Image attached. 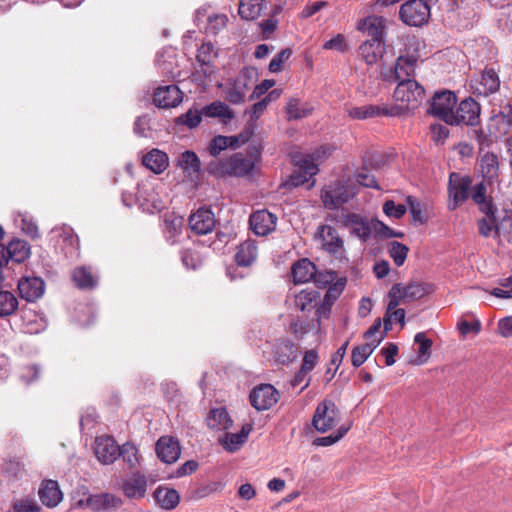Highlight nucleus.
I'll use <instances>...</instances> for the list:
<instances>
[{
  "label": "nucleus",
  "instance_id": "nucleus-9",
  "mask_svg": "<svg viewBox=\"0 0 512 512\" xmlns=\"http://www.w3.org/2000/svg\"><path fill=\"white\" fill-rule=\"evenodd\" d=\"M320 294L316 290H302L295 296V305L302 312H310L314 310V317L320 324V319L323 314L329 313L331 303H324L318 306Z\"/></svg>",
  "mask_w": 512,
  "mask_h": 512
},
{
  "label": "nucleus",
  "instance_id": "nucleus-55",
  "mask_svg": "<svg viewBox=\"0 0 512 512\" xmlns=\"http://www.w3.org/2000/svg\"><path fill=\"white\" fill-rule=\"evenodd\" d=\"M295 349L293 344L283 343L279 345L275 352V359L282 365H288L295 359Z\"/></svg>",
  "mask_w": 512,
  "mask_h": 512
},
{
  "label": "nucleus",
  "instance_id": "nucleus-6",
  "mask_svg": "<svg viewBox=\"0 0 512 512\" xmlns=\"http://www.w3.org/2000/svg\"><path fill=\"white\" fill-rule=\"evenodd\" d=\"M457 103L454 92L449 90L437 91L430 103L428 112L449 125H453L455 118L453 109Z\"/></svg>",
  "mask_w": 512,
  "mask_h": 512
},
{
  "label": "nucleus",
  "instance_id": "nucleus-38",
  "mask_svg": "<svg viewBox=\"0 0 512 512\" xmlns=\"http://www.w3.org/2000/svg\"><path fill=\"white\" fill-rule=\"evenodd\" d=\"M72 280L75 286L82 290H91L97 286V278L88 266L76 267L72 272Z\"/></svg>",
  "mask_w": 512,
  "mask_h": 512
},
{
  "label": "nucleus",
  "instance_id": "nucleus-16",
  "mask_svg": "<svg viewBox=\"0 0 512 512\" xmlns=\"http://www.w3.org/2000/svg\"><path fill=\"white\" fill-rule=\"evenodd\" d=\"M182 100L183 92L175 84L159 86L153 94V103L158 108H173L178 106Z\"/></svg>",
  "mask_w": 512,
  "mask_h": 512
},
{
  "label": "nucleus",
  "instance_id": "nucleus-23",
  "mask_svg": "<svg viewBox=\"0 0 512 512\" xmlns=\"http://www.w3.org/2000/svg\"><path fill=\"white\" fill-rule=\"evenodd\" d=\"M215 216L209 208H199L189 217V226L199 235L210 233L215 227Z\"/></svg>",
  "mask_w": 512,
  "mask_h": 512
},
{
  "label": "nucleus",
  "instance_id": "nucleus-28",
  "mask_svg": "<svg viewBox=\"0 0 512 512\" xmlns=\"http://www.w3.org/2000/svg\"><path fill=\"white\" fill-rule=\"evenodd\" d=\"M2 253L6 258V263L9 260L15 263H22L30 256V245L25 240L15 238L7 246L2 244Z\"/></svg>",
  "mask_w": 512,
  "mask_h": 512
},
{
  "label": "nucleus",
  "instance_id": "nucleus-15",
  "mask_svg": "<svg viewBox=\"0 0 512 512\" xmlns=\"http://www.w3.org/2000/svg\"><path fill=\"white\" fill-rule=\"evenodd\" d=\"M84 503L93 512H113L122 506L123 501L111 493H100L90 495L85 501H79L81 505Z\"/></svg>",
  "mask_w": 512,
  "mask_h": 512
},
{
  "label": "nucleus",
  "instance_id": "nucleus-36",
  "mask_svg": "<svg viewBox=\"0 0 512 512\" xmlns=\"http://www.w3.org/2000/svg\"><path fill=\"white\" fill-rule=\"evenodd\" d=\"M316 272L315 264L308 258L300 259L292 266V277L295 283H306L313 280Z\"/></svg>",
  "mask_w": 512,
  "mask_h": 512
},
{
  "label": "nucleus",
  "instance_id": "nucleus-63",
  "mask_svg": "<svg viewBox=\"0 0 512 512\" xmlns=\"http://www.w3.org/2000/svg\"><path fill=\"white\" fill-rule=\"evenodd\" d=\"M41 368L37 364L26 365L21 369L20 379L26 384H31L39 380Z\"/></svg>",
  "mask_w": 512,
  "mask_h": 512
},
{
  "label": "nucleus",
  "instance_id": "nucleus-12",
  "mask_svg": "<svg viewBox=\"0 0 512 512\" xmlns=\"http://www.w3.org/2000/svg\"><path fill=\"white\" fill-rule=\"evenodd\" d=\"M217 56L218 53L211 42H205L198 48L196 54L198 68L194 73L197 81L203 82L213 74V63Z\"/></svg>",
  "mask_w": 512,
  "mask_h": 512
},
{
  "label": "nucleus",
  "instance_id": "nucleus-64",
  "mask_svg": "<svg viewBox=\"0 0 512 512\" xmlns=\"http://www.w3.org/2000/svg\"><path fill=\"white\" fill-rule=\"evenodd\" d=\"M499 285L503 288H494L490 294L501 299H512V275L501 279Z\"/></svg>",
  "mask_w": 512,
  "mask_h": 512
},
{
  "label": "nucleus",
  "instance_id": "nucleus-54",
  "mask_svg": "<svg viewBox=\"0 0 512 512\" xmlns=\"http://www.w3.org/2000/svg\"><path fill=\"white\" fill-rule=\"evenodd\" d=\"M120 457L123 459L125 463L128 464L130 468L136 467L139 463L138 449L137 447L130 443L126 442L121 447H119Z\"/></svg>",
  "mask_w": 512,
  "mask_h": 512
},
{
  "label": "nucleus",
  "instance_id": "nucleus-60",
  "mask_svg": "<svg viewBox=\"0 0 512 512\" xmlns=\"http://www.w3.org/2000/svg\"><path fill=\"white\" fill-rule=\"evenodd\" d=\"M292 50L290 48L282 49L278 52L269 63V71L271 73H278L283 70L284 63L291 57Z\"/></svg>",
  "mask_w": 512,
  "mask_h": 512
},
{
  "label": "nucleus",
  "instance_id": "nucleus-31",
  "mask_svg": "<svg viewBox=\"0 0 512 512\" xmlns=\"http://www.w3.org/2000/svg\"><path fill=\"white\" fill-rule=\"evenodd\" d=\"M183 228V218L175 215V213H166L163 218L162 232L165 240L174 245L178 242Z\"/></svg>",
  "mask_w": 512,
  "mask_h": 512
},
{
  "label": "nucleus",
  "instance_id": "nucleus-4",
  "mask_svg": "<svg viewBox=\"0 0 512 512\" xmlns=\"http://www.w3.org/2000/svg\"><path fill=\"white\" fill-rule=\"evenodd\" d=\"M339 421L340 411L333 400L325 398L318 403L312 418V426L316 431L325 433L334 428Z\"/></svg>",
  "mask_w": 512,
  "mask_h": 512
},
{
  "label": "nucleus",
  "instance_id": "nucleus-13",
  "mask_svg": "<svg viewBox=\"0 0 512 512\" xmlns=\"http://www.w3.org/2000/svg\"><path fill=\"white\" fill-rule=\"evenodd\" d=\"M481 108L479 103L471 97L462 100L456 111H453L455 122L453 125L475 126L480 123Z\"/></svg>",
  "mask_w": 512,
  "mask_h": 512
},
{
  "label": "nucleus",
  "instance_id": "nucleus-58",
  "mask_svg": "<svg viewBox=\"0 0 512 512\" xmlns=\"http://www.w3.org/2000/svg\"><path fill=\"white\" fill-rule=\"evenodd\" d=\"M286 112L290 120H296L308 116L311 113V109L301 107L300 101L298 99L292 98L287 103Z\"/></svg>",
  "mask_w": 512,
  "mask_h": 512
},
{
  "label": "nucleus",
  "instance_id": "nucleus-34",
  "mask_svg": "<svg viewBox=\"0 0 512 512\" xmlns=\"http://www.w3.org/2000/svg\"><path fill=\"white\" fill-rule=\"evenodd\" d=\"M206 422L210 429L216 431L228 430L233 424V420L224 407L211 409Z\"/></svg>",
  "mask_w": 512,
  "mask_h": 512
},
{
  "label": "nucleus",
  "instance_id": "nucleus-22",
  "mask_svg": "<svg viewBox=\"0 0 512 512\" xmlns=\"http://www.w3.org/2000/svg\"><path fill=\"white\" fill-rule=\"evenodd\" d=\"M313 281L318 285V287L326 288L329 287V290L325 296V300L328 299L332 293L334 298H336L343 290L346 284V279H338L337 273L335 271L328 270H318L313 277Z\"/></svg>",
  "mask_w": 512,
  "mask_h": 512
},
{
  "label": "nucleus",
  "instance_id": "nucleus-51",
  "mask_svg": "<svg viewBox=\"0 0 512 512\" xmlns=\"http://www.w3.org/2000/svg\"><path fill=\"white\" fill-rule=\"evenodd\" d=\"M478 230L479 234L483 237H490L494 232V236H499V226L497 223L496 213L493 216L486 215L478 220Z\"/></svg>",
  "mask_w": 512,
  "mask_h": 512
},
{
  "label": "nucleus",
  "instance_id": "nucleus-11",
  "mask_svg": "<svg viewBox=\"0 0 512 512\" xmlns=\"http://www.w3.org/2000/svg\"><path fill=\"white\" fill-rule=\"evenodd\" d=\"M315 239L320 240L321 248L328 254L338 256L344 251V241L337 229L331 225H319L315 232Z\"/></svg>",
  "mask_w": 512,
  "mask_h": 512
},
{
  "label": "nucleus",
  "instance_id": "nucleus-37",
  "mask_svg": "<svg viewBox=\"0 0 512 512\" xmlns=\"http://www.w3.org/2000/svg\"><path fill=\"white\" fill-rule=\"evenodd\" d=\"M252 429V424L246 423L239 433H226L220 443L227 451L235 452L246 442Z\"/></svg>",
  "mask_w": 512,
  "mask_h": 512
},
{
  "label": "nucleus",
  "instance_id": "nucleus-7",
  "mask_svg": "<svg viewBox=\"0 0 512 512\" xmlns=\"http://www.w3.org/2000/svg\"><path fill=\"white\" fill-rule=\"evenodd\" d=\"M472 179L470 176H461L455 172L449 176L447 208L449 211L456 210L470 197Z\"/></svg>",
  "mask_w": 512,
  "mask_h": 512
},
{
  "label": "nucleus",
  "instance_id": "nucleus-26",
  "mask_svg": "<svg viewBox=\"0 0 512 512\" xmlns=\"http://www.w3.org/2000/svg\"><path fill=\"white\" fill-rule=\"evenodd\" d=\"M357 28L367 34L368 40L385 41L386 20L382 16H368L359 22Z\"/></svg>",
  "mask_w": 512,
  "mask_h": 512
},
{
  "label": "nucleus",
  "instance_id": "nucleus-25",
  "mask_svg": "<svg viewBox=\"0 0 512 512\" xmlns=\"http://www.w3.org/2000/svg\"><path fill=\"white\" fill-rule=\"evenodd\" d=\"M18 290L22 299L34 302L44 294L45 283L39 277H26L18 282Z\"/></svg>",
  "mask_w": 512,
  "mask_h": 512
},
{
  "label": "nucleus",
  "instance_id": "nucleus-19",
  "mask_svg": "<svg viewBox=\"0 0 512 512\" xmlns=\"http://www.w3.org/2000/svg\"><path fill=\"white\" fill-rule=\"evenodd\" d=\"M157 457L164 463L176 462L181 454V446L178 439L172 436H161L155 446Z\"/></svg>",
  "mask_w": 512,
  "mask_h": 512
},
{
  "label": "nucleus",
  "instance_id": "nucleus-39",
  "mask_svg": "<svg viewBox=\"0 0 512 512\" xmlns=\"http://www.w3.org/2000/svg\"><path fill=\"white\" fill-rule=\"evenodd\" d=\"M143 165L156 174L162 173L169 165L168 156L165 152L153 149L148 152L142 160Z\"/></svg>",
  "mask_w": 512,
  "mask_h": 512
},
{
  "label": "nucleus",
  "instance_id": "nucleus-27",
  "mask_svg": "<svg viewBox=\"0 0 512 512\" xmlns=\"http://www.w3.org/2000/svg\"><path fill=\"white\" fill-rule=\"evenodd\" d=\"M122 491L129 499H142L147 491V479L139 472L132 473L122 483Z\"/></svg>",
  "mask_w": 512,
  "mask_h": 512
},
{
  "label": "nucleus",
  "instance_id": "nucleus-21",
  "mask_svg": "<svg viewBox=\"0 0 512 512\" xmlns=\"http://www.w3.org/2000/svg\"><path fill=\"white\" fill-rule=\"evenodd\" d=\"M478 170L482 180L488 184H495L499 182V158L493 152H485L478 159Z\"/></svg>",
  "mask_w": 512,
  "mask_h": 512
},
{
  "label": "nucleus",
  "instance_id": "nucleus-48",
  "mask_svg": "<svg viewBox=\"0 0 512 512\" xmlns=\"http://www.w3.org/2000/svg\"><path fill=\"white\" fill-rule=\"evenodd\" d=\"M202 116V110L190 108L186 113L175 118L174 123L176 126H186L189 129H194L201 123Z\"/></svg>",
  "mask_w": 512,
  "mask_h": 512
},
{
  "label": "nucleus",
  "instance_id": "nucleus-49",
  "mask_svg": "<svg viewBox=\"0 0 512 512\" xmlns=\"http://www.w3.org/2000/svg\"><path fill=\"white\" fill-rule=\"evenodd\" d=\"M18 300L12 292L0 290V317L5 318L15 313Z\"/></svg>",
  "mask_w": 512,
  "mask_h": 512
},
{
  "label": "nucleus",
  "instance_id": "nucleus-42",
  "mask_svg": "<svg viewBox=\"0 0 512 512\" xmlns=\"http://www.w3.org/2000/svg\"><path fill=\"white\" fill-rule=\"evenodd\" d=\"M265 4V0H240L238 13L244 20H255L261 15Z\"/></svg>",
  "mask_w": 512,
  "mask_h": 512
},
{
  "label": "nucleus",
  "instance_id": "nucleus-52",
  "mask_svg": "<svg viewBox=\"0 0 512 512\" xmlns=\"http://www.w3.org/2000/svg\"><path fill=\"white\" fill-rule=\"evenodd\" d=\"M408 252H409V248L406 245H404L398 241H392L389 244V248H388L389 256L393 259L394 264L397 267H400L404 264V262L407 258Z\"/></svg>",
  "mask_w": 512,
  "mask_h": 512
},
{
  "label": "nucleus",
  "instance_id": "nucleus-47",
  "mask_svg": "<svg viewBox=\"0 0 512 512\" xmlns=\"http://www.w3.org/2000/svg\"><path fill=\"white\" fill-rule=\"evenodd\" d=\"M177 166L188 174L198 173L200 170V160L195 152L186 150L178 157Z\"/></svg>",
  "mask_w": 512,
  "mask_h": 512
},
{
  "label": "nucleus",
  "instance_id": "nucleus-44",
  "mask_svg": "<svg viewBox=\"0 0 512 512\" xmlns=\"http://www.w3.org/2000/svg\"><path fill=\"white\" fill-rule=\"evenodd\" d=\"M414 342L418 345L415 364L421 365L426 363L431 355L432 340L424 332H418L414 337Z\"/></svg>",
  "mask_w": 512,
  "mask_h": 512
},
{
  "label": "nucleus",
  "instance_id": "nucleus-40",
  "mask_svg": "<svg viewBox=\"0 0 512 512\" xmlns=\"http://www.w3.org/2000/svg\"><path fill=\"white\" fill-rule=\"evenodd\" d=\"M154 499L161 508L172 510L179 504L180 495L173 488L159 486L154 492Z\"/></svg>",
  "mask_w": 512,
  "mask_h": 512
},
{
  "label": "nucleus",
  "instance_id": "nucleus-57",
  "mask_svg": "<svg viewBox=\"0 0 512 512\" xmlns=\"http://www.w3.org/2000/svg\"><path fill=\"white\" fill-rule=\"evenodd\" d=\"M13 512H39L40 505L32 497H25L15 500L12 504Z\"/></svg>",
  "mask_w": 512,
  "mask_h": 512
},
{
  "label": "nucleus",
  "instance_id": "nucleus-8",
  "mask_svg": "<svg viewBox=\"0 0 512 512\" xmlns=\"http://www.w3.org/2000/svg\"><path fill=\"white\" fill-rule=\"evenodd\" d=\"M351 195L349 194L347 185L342 181H334L325 186L321 191V201L323 206L329 210H335L343 204L349 202Z\"/></svg>",
  "mask_w": 512,
  "mask_h": 512
},
{
  "label": "nucleus",
  "instance_id": "nucleus-29",
  "mask_svg": "<svg viewBox=\"0 0 512 512\" xmlns=\"http://www.w3.org/2000/svg\"><path fill=\"white\" fill-rule=\"evenodd\" d=\"M38 495L42 504L49 508L56 507L63 499L58 482L51 479L42 481Z\"/></svg>",
  "mask_w": 512,
  "mask_h": 512
},
{
  "label": "nucleus",
  "instance_id": "nucleus-56",
  "mask_svg": "<svg viewBox=\"0 0 512 512\" xmlns=\"http://www.w3.org/2000/svg\"><path fill=\"white\" fill-rule=\"evenodd\" d=\"M388 298L389 302L386 311L391 312L397 308L403 300H406L403 285L401 283H395L388 292Z\"/></svg>",
  "mask_w": 512,
  "mask_h": 512
},
{
  "label": "nucleus",
  "instance_id": "nucleus-18",
  "mask_svg": "<svg viewBox=\"0 0 512 512\" xmlns=\"http://www.w3.org/2000/svg\"><path fill=\"white\" fill-rule=\"evenodd\" d=\"M277 217L266 209L255 211L250 215V229L258 236H266L275 230Z\"/></svg>",
  "mask_w": 512,
  "mask_h": 512
},
{
  "label": "nucleus",
  "instance_id": "nucleus-61",
  "mask_svg": "<svg viewBox=\"0 0 512 512\" xmlns=\"http://www.w3.org/2000/svg\"><path fill=\"white\" fill-rule=\"evenodd\" d=\"M374 232L376 236L383 238H403L404 233L402 231H395L382 221L375 218L374 220Z\"/></svg>",
  "mask_w": 512,
  "mask_h": 512
},
{
  "label": "nucleus",
  "instance_id": "nucleus-33",
  "mask_svg": "<svg viewBox=\"0 0 512 512\" xmlns=\"http://www.w3.org/2000/svg\"><path fill=\"white\" fill-rule=\"evenodd\" d=\"M247 82L244 78H237L229 81L224 90L225 99L233 104L239 105L245 102Z\"/></svg>",
  "mask_w": 512,
  "mask_h": 512
},
{
  "label": "nucleus",
  "instance_id": "nucleus-2",
  "mask_svg": "<svg viewBox=\"0 0 512 512\" xmlns=\"http://www.w3.org/2000/svg\"><path fill=\"white\" fill-rule=\"evenodd\" d=\"M418 57L415 55H401L393 67L382 68L380 77L384 82L396 83L406 79H414Z\"/></svg>",
  "mask_w": 512,
  "mask_h": 512
},
{
  "label": "nucleus",
  "instance_id": "nucleus-41",
  "mask_svg": "<svg viewBox=\"0 0 512 512\" xmlns=\"http://www.w3.org/2000/svg\"><path fill=\"white\" fill-rule=\"evenodd\" d=\"M202 113L206 117L220 118L224 123L234 118V112L224 102L214 101L202 108Z\"/></svg>",
  "mask_w": 512,
  "mask_h": 512
},
{
  "label": "nucleus",
  "instance_id": "nucleus-20",
  "mask_svg": "<svg viewBox=\"0 0 512 512\" xmlns=\"http://www.w3.org/2000/svg\"><path fill=\"white\" fill-rule=\"evenodd\" d=\"M119 447L112 437L101 436L95 440L94 453L102 464H112L120 457Z\"/></svg>",
  "mask_w": 512,
  "mask_h": 512
},
{
  "label": "nucleus",
  "instance_id": "nucleus-32",
  "mask_svg": "<svg viewBox=\"0 0 512 512\" xmlns=\"http://www.w3.org/2000/svg\"><path fill=\"white\" fill-rule=\"evenodd\" d=\"M511 125V122L506 116V111L494 114L488 119L486 124L488 136H493L497 141L509 132Z\"/></svg>",
  "mask_w": 512,
  "mask_h": 512
},
{
  "label": "nucleus",
  "instance_id": "nucleus-3",
  "mask_svg": "<svg viewBox=\"0 0 512 512\" xmlns=\"http://www.w3.org/2000/svg\"><path fill=\"white\" fill-rule=\"evenodd\" d=\"M431 16V8L425 0H407L399 9L400 20L408 26L421 27Z\"/></svg>",
  "mask_w": 512,
  "mask_h": 512
},
{
  "label": "nucleus",
  "instance_id": "nucleus-17",
  "mask_svg": "<svg viewBox=\"0 0 512 512\" xmlns=\"http://www.w3.org/2000/svg\"><path fill=\"white\" fill-rule=\"evenodd\" d=\"M488 184L485 180L480 181L474 186L471 185L470 197L472 201L478 205L479 210L485 215L493 216L497 213V207L493 203L492 197L488 196Z\"/></svg>",
  "mask_w": 512,
  "mask_h": 512
},
{
  "label": "nucleus",
  "instance_id": "nucleus-1",
  "mask_svg": "<svg viewBox=\"0 0 512 512\" xmlns=\"http://www.w3.org/2000/svg\"><path fill=\"white\" fill-rule=\"evenodd\" d=\"M393 98L395 104L389 107L394 117L401 116L421 105L425 98V89L415 79L402 80L398 82Z\"/></svg>",
  "mask_w": 512,
  "mask_h": 512
},
{
  "label": "nucleus",
  "instance_id": "nucleus-35",
  "mask_svg": "<svg viewBox=\"0 0 512 512\" xmlns=\"http://www.w3.org/2000/svg\"><path fill=\"white\" fill-rule=\"evenodd\" d=\"M258 249L254 240L248 239L237 247L235 262L238 266L248 267L257 258Z\"/></svg>",
  "mask_w": 512,
  "mask_h": 512
},
{
  "label": "nucleus",
  "instance_id": "nucleus-14",
  "mask_svg": "<svg viewBox=\"0 0 512 512\" xmlns=\"http://www.w3.org/2000/svg\"><path fill=\"white\" fill-rule=\"evenodd\" d=\"M249 399L257 411H264L278 402L279 393L271 384H261L252 389Z\"/></svg>",
  "mask_w": 512,
  "mask_h": 512
},
{
  "label": "nucleus",
  "instance_id": "nucleus-43",
  "mask_svg": "<svg viewBox=\"0 0 512 512\" xmlns=\"http://www.w3.org/2000/svg\"><path fill=\"white\" fill-rule=\"evenodd\" d=\"M480 86L481 88H478V90L484 95L492 94L499 90L500 79L493 68H486L482 72Z\"/></svg>",
  "mask_w": 512,
  "mask_h": 512
},
{
  "label": "nucleus",
  "instance_id": "nucleus-62",
  "mask_svg": "<svg viewBox=\"0 0 512 512\" xmlns=\"http://www.w3.org/2000/svg\"><path fill=\"white\" fill-rule=\"evenodd\" d=\"M356 181L363 187L366 188H373V189H380V186L378 185V182L373 174L370 173V171L363 167L359 169L355 175Z\"/></svg>",
  "mask_w": 512,
  "mask_h": 512
},
{
  "label": "nucleus",
  "instance_id": "nucleus-50",
  "mask_svg": "<svg viewBox=\"0 0 512 512\" xmlns=\"http://www.w3.org/2000/svg\"><path fill=\"white\" fill-rule=\"evenodd\" d=\"M430 287V285L421 282H411L403 286L404 296L408 301L420 299L430 292Z\"/></svg>",
  "mask_w": 512,
  "mask_h": 512
},
{
  "label": "nucleus",
  "instance_id": "nucleus-10",
  "mask_svg": "<svg viewBox=\"0 0 512 512\" xmlns=\"http://www.w3.org/2000/svg\"><path fill=\"white\" fill-rule=\"evenodd\" d=\"M254 166L253 160L247 159L241 153H235L226 162L221 163L219 168H213L212 165H210L208 170L213 174L225 172L230 176L243 177L250 174Z\"/></svg>",
  "mask_w": 512,
  "mask_h": 512
},
{
  "label": "nucleus",
  "instance_id": "nucleus-24",
  "mask_svg": "<svg viewBox=\"0 0 512 512\" xmlns=\"http://www.w3.org/2000/svg\"><path fill=\"white\" fill-rule=\"evenodd\" d=\"M348 115L356 120H366L376 117H394L393 111H391L389 105H363L352 107L348 110Z\"/></svg>",
  "mask_w": 512,
  "mask_h": 512
},
{
  "label": "nucleus",
  "instance_id": "nucleus-30",
  "mask_svg": "<svg viewBox=\"0 0 512 512\" xmlns=\"http://www.w3.org/2000/svg\"><path fill=\"white\" fill-rule=\"evenodd\" d=\"M385 50V41L376 42L367 39L359 46L358 53L364 62L371 66L383 58Z\"/></svg>",
  "mask_w": 512,
  "mask_h": 512
},
{
  "label": "nucleus",
  "instance_id": "nucleus-59",
  "mask_svg": "<svg viewBox=\"0 0 512 512\" xmlns=\"http://www.w3.org/2000/svg\"><path fill=\"white\" fill-rule=\"evenodd\" d=\"M295 164L299 167L300 171L310 177L316 175L319 171L318 165L315 164L313 157L308 154L302 155L300 158L296 159Z\"/></svg>",
  "mask_w": 512,
  "mask_h": 512
},
{
  "label": "nucleus",
  "instance_id": "nucleus-45",
  "mask_svg": "<svg viewBox=\"0 0 512 512\" xmlns=\"http://www.w3.org/2000/svg\"><path fill=\"white\" fill-rule=\"evenodd\" d=\"M379 345V341H372L357 345L352 349L351 362L353 367L358 368L368 359Z\"/></svg>",
  "mask_w": 512,
  "mask_h": 512
},
{
  "label": "nucleus",
  "instance_id": "nucleus-46",
  "mask_svg": "<svg viewBox=\"0 0 512 512\" xmlns=\"http://www.w3.org/2000/svg\"><path fill=\"white\" fill-rule=\"evenodd\" d=\"M62 249L64 250L67 257L78 256L80 242L78 236L74 233L71 228H66L61 234Z\"/></svg>",
  "mask_w": 512,
  "mask_h": 512
},
{
  "label": "nucleus",
  "instance_id": "nucleus-5",
  "mask_svg": "<svg viewBox=\"0 0 512 512\" xmlns=\"http://www.w3.org/2000/svg\"><path fill=\"white\" fill-rule=\"evenodd\" d=\"M374 220L375 218L369 220L361 214L342 210L340 223L343 227L350 229L352 236L365 243L374 231Z\"/></svg>",
  "mask_w": 512,
  "mask_h": 512
},
{
  "label": "nucleus",
  "instance_id": "nucleus-53",
  "mask_svg": "<svg viewBox=\"0 0 512 512\" xmlns=\"http://www.w3.org/2000/svg\"><path fill=\"white\" fill-rule=\"evenodd\" d=\"M350 425L348 426H340L336 433L330 434L328 436L317 437L313 440V445L317 447H328L335 443H337L340 439H342L345 434L350 430Z\"/></svg>",
  "mask_w": 512,
  "mask_h": 512
}]
</instances>
